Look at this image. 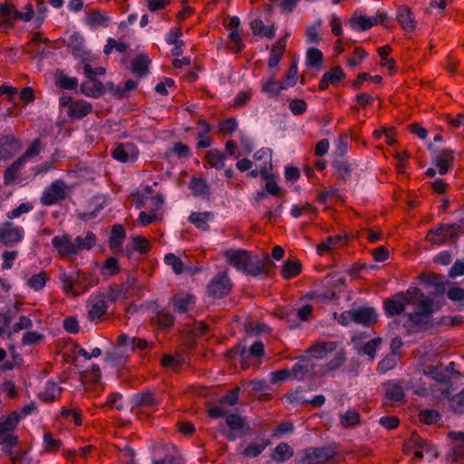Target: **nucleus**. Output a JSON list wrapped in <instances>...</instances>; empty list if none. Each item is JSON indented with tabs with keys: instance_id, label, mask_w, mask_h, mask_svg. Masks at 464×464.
Listing matches in <instances>:
<instances>
[{
	"instance_id": "13",
	"label": "nucleus",
	"mask_w": 464,
	"mask_h": 464,
	"mask_svg": "<svg viewBox=\"0 0 464 464\" xmlns=\"http://www.w3.org/2000/svg\"><path fill=\"white\" fill-rule=\"evenodd\" d=\"M292 369L293 379L303 381L306 377L312 376L314 372V363L309 356H300Z\"/></svg>"
},
{
	"instance_id": "14",
	"label": "nucleus",
	"mask_w": 464,
	"mask_h": 464,
	"mask_svg": "<svg viewBox=\"0 0 464 464\" xmlns=\"http://www.w3.org/2000/svg\"><path fill=\"white\" fill-rule=\"evenodd\" d=\"M422 449L425 453L437 456L434 453L432 445L425 439L421 438L416 431L412 432L411 436L404 440L403 453L410 454L413 450Z\"/></svg>"
},
{
	"instance_id": "28",
	"label": "nucleus",
	"mask_w": 464,
	"mask_h": 464,
	"mask_svg": "<svg viewBox=\"0 0 464 464\" xmlns=\"http://www.w3.org/2000/svg\"><path fill=\"white\" fill-rule=\"evenodd\" d=\"M406 304L402 298L397 297L396 295L392 298L383 300V308L388 317H393L402 314L405 311Z\"/></svg>"
},
{
	"instance_id": "46",
	"label": "nucleus",
	"mask_w": 464,
	"mask_h": 464,
	"mask_svg": "<svg viewBox=\"0 0 464 464\" xmlns=\"http://www.w3.org/2000/svg\"><path fill=\"white\" fill-rule=\"evenodd\" d=\"M49 280L47 272L42 271L34 274L27 279V285L34 291L42 290Z\"/></svg>"
},
{
	"instance_id": "8",
	"label": "nucleus",
	"mask_w": 464,
	"mask_h": 464,
	"mask_svg": "<svg viewBox=\"0 0 464 464\" xmlns=\"http://www.w3.org/2000/svg\"><path fill=\"white\" fill-rule=\"evenodd\" d=\"M24 238V229L15 226L11 221L0 224V243L7 247H12L20 243Z\"/></svg>"
},
{
	"instance_id": "10",
	"label": "nucleus",
	"mask_w": 464,
	"mask_h": 464,
	"mask_svg": "<svg viewBox=\"0 0 464 464\" xmlns=\"http://www.w3.org/2000/svg\"><path fill=\"white\" fill-rule=\"evenodd\" d=\"M232 288V284L226 272L219 273L208 285V293L214 298H222L227 295Z\"/></svg>"
},
{
	"instance_id": "21",
	"label": "nucleus",
	"mask_w": 464,
	"mask_h": 464,
	"mask_svg": "<svg viewBox=\"0 0 464 464\" xmlns=\"http://www.w3.org/2000/svg\"><path fill=\"white\" fill-rule=\"evenodd\" d=\"M92 111V105L85 101L78 100L69 104L68 117L74 120H81Z\"/></svg>"
},
{
	"instance_id": "35",
	"label": "nucleus",
	"mask_w": 464,
	"mask_h": 464,
	"mask_svg": "<svg viewBox=\"0 0 464 464\" xmlns=\"http://www.w3.org/2000/svg\"><path fill=\"white\" fill-rule=\"evenodd\" d=\"M21 420L16 411H12L5 419L0 421V435L12 433L17 427Z\"/></svg>"
},
{
	"instance_id": "25",
	"label": "nucleus",
	"mask_w": 464,
	"mask_h": 464,
	"mask_svg": "<svg viewBox=\"0 0 464 464\" xmlns=\"http://www.w3.org/2000/svg\"><path fill=\"white\" fill-rule=\"evenodd\" d=\"M351 27L358 32L367 31L378 24V19L374 16L357 15L354 14L349 21Z\"/></svg>"
},
{
	"instance_id": "39",
	"label": "nucleus",
	"mask_w": 464,
	"mask_h": 464,
	"mask_svg": "<svg viewBox=\"0 0 464 464\" xmlns=\"http://www.w3.org/2000/svg\"><path fill=\"white\" fill-rule=\"evenodd\" d=\"M189 188L194 196L208 198L210 194L209 186L201 178H193L189 182Z\"/></svg>"
},
{
	"instance_id": "27",
	"label": "nucleus",
	"mask_w": 464,
	"mask_h": 464,
	"mask_svg": "<svg viewBox=\"0 0 464 464\" xmlns=\"http://www.w3.org/2000/svg\"><path fill=\"white\" fill-rule=\"evenodd\" d=\"M81 92L88 97L99 98L105 92V86L98 80L88 79L81 84Z\"/></svg>"
},
{
	"instance_id": "56",
	"label": "nucleus",
	"mask_w": 464,
	"mask_h": 464,
	"mask_svg": "<svg viewBox=\"0 0 464 464\" xmlns=\"http://www.w3.org/2000/svg\"><path fill=\"white\" fill-rule=\"evenodd\" d=\"M399 354H395L394 353H390L386 357H384L378 363V371L380 372H386L392 369H393L398 362Z\"/></svg>"
},
{
	"instance_id": "64",
	"label": "nucleus",
	"mask_w": 464,
	"mask_h": 464,
	"mask_svg": "<svg viewBox=\"0 0 464 464\" xmlns=\"http://www.w3.org/2000/svg\"><path fill=\"white\" fill-rule=\"evenodd\" d=\"M230 41V50L232 53H238L245 48V44L238 31H232L228 35Z\"/></svg>"
},
{
	"instance_id": "34",
	"label": "nucleus",
	"mask_w": 464,
	"mask_h": 464,
	"mask_svg": "<svg viewBox=\"0 0 464 464\" xmlns=\"http://www.w3.org/2000/svg\"><path fill=\"white\" fill-rule=\"evenodd\" d=\"M80 377L82 383L96 385L102 377L100 366L93 363L91 369L81 372Z\"/></svg>"
},
{
	"instance_id": "38",
	"label": "nucleus",
	"mask_w": 464,
	"mask_h": 464,
	"mask_svg": "<svg viewBox=\"0 0 464 464\" xmlns=\"http://www.w3.org/2000/svg\"><path fill=\"white\" fill-rule=\"evenodd\" d=\"M251 30L255 35H260L272 39L275 37V28L272 25H265L261 20H254L250 24Z\"/></svg>"
},
{
	"instance_id": "4",
	"label": "nucleus",
	"mask_w": 464,
	"mask_h": 464,
	"mask_svg": "<svg viewBox=\"0 0 464 464\" xmlns=\"http://www.w3.org/2000/svg\"><path fill=\"white\" fill-rule=\"evenodd\" d=\"M440 307H436L431 298H425L415 311L407 313L409 333L425 332L433 326L431 317Z\"/></svg>"
},
{
	"instance_id": "63",
	"label": "nucleus",
	"mask_w": 464,
	"mask_h": 464,
	"mask_svg": "<svg viewBox=\"0 0 464 464\" xmlns=\"http://www.w3.org/2000/svg\"><path fill=\"white\" fill-rule=\"evenodd\" d=\"M276 315L285 320L289 328H295L296 324L294 323V308L293 307H280L276 310Z\"/></svg>"
},
{
	"instance_id": "41",
	"label": "nucleus",
	"mask_w": 464,
	"mask_h": 464,
	"mask_svg": "<svg viewBox=\"0 0 464 464\" xmlns=\"http://www.w3.org/2000/svg\"><path fill=\"white\" fill-rule=\"evenodd\" d=\"M343 242L344 238L341 235L330 236L317 246V251L320 254L329 252L335 246L343 245Z\"/></svg>"
},
{
	"instance_id": "37",
	"label": "nucleus",
	"mask_w": 464,
	"mask_h": 464,
	"mask_svg": "<svg viewBox=\"0 0 464 464\" xmlns=\"http://www.w3.org/2000/svg\"><path fill=\"white\" fill-rule=\"evenodd\" d=\"M205 159L211 168L221 169L225 167L226 156L218 150L214 149L208 150L205 155Z\"/></svg>"
},
{
	"instance_id": "42",
	"label": "nucleus",
	"mask_w": 464,
	"mask_h": 464,
	"mask_svg": "<svg viewBox=\"0 0 464 464\" xmlns=\"http://www.w3.org/2000/svg\"><path fill=\"white\" fill-rule=\"evenodd\" d=\"M150 60L145 54H140L131 62V69L134 73L139 76H143L148 72L149 64Z\"/></svg>"
},
{
	"instance_id": "40",
	"label": "nucleus",
	"mask_w": 464,
	"mask_h": 464,
	"mask_svg": "<svg viewBox=\"0 0 464 464\" xmlns=\"http://www.w3.org/2000/svg\"><path fill=\"white\" fill-rule=\"evenodd\" d=\"M302 271V265L298 260H287L285 262L281 274L285 279L297 276Z\"/></svg>"
},
{
	"instance_id": "1",
	"label": "nucleus",
	"mask_w": 464,
	"mask_h": 464,
	"mask_svg": "<svg viewBox=\"0 0 464 464\" xmlns=\"http://www.w3.org/2000/svg\"><path fill=\"white\" fill-rule=\"evenodd\" d=\"M224 256L228 265L247 276H257L267 273L266 262L247 250L229 248L224 252Z\"/></svg>"
},
{
	"instance_id": "24",
	"label": "nucleus",
	"mask_w": 464,
	"mask_h": 464,
	"mask_svg": "<svg viewBox=\"0 0 464 464\" xmlns=\"http://www.w3.org/2000/svg\"><path fill=\"white\" fill-rule=\"evenodd\" d=\"M448 400L449 410L458 415L464 414V388L456 394H450L449 390L442 392Z\"/></svg>"
},
{
	"instance_id": "18",
	"label": "nucleus",
	"mask_w": 464,
	"mask_h": 464,
	"mask_svg": "<svg viewBox=\"0 0 464 464\" xmlns=\"http://www.w3.org/2000/svg\"><path fill=\"white\" fill-rule=\"evenodd\" d=\"M337 349L335 342H317L305 350L306 354H310L312 359H323L328 353Z\"/></svg>"
},
{
	"instance_id": "62",
	"label": "nucleus",
	"mask_w": 464,
	"mask_h": 464,
	"mask_svg": "<svg viewBox=\"0 0 464 464\" xmlns=\"http://www.w3.org/2000/svg\"><path fill=\"white\" fill-rule=\"evenodd\" d=\"M269 441H263L260 444L250 443L243 451L244 456L248 458H256L259 456L267 447Z\"/></svg>"
},
{
	"instance_id": "58",
	"label": "nucleus",
	"mask_w": 464,
	"mask_h": 464,
	"mask_svg": "<svg viewBox=\"0 0 464 464\" xmlns=\"http://www.w3.org/2000/svg\"><path fill=\"white\" fill-rule=\"evenodd\" d=\"M324 77L332 84H338L343 79L345 78V73L340 66H334L330 71L324 73Z\"/></svg>"
},
{
	"instance_id": "36",
	"label": "nucleus",
	"mask_w": 464,
	"mask_h": 464,
	"mask_svg": "<svg viewBox=\"0 0 464 464\" xmlns=\"http://www.w3.org/2000/svg\"><path fill=\"white\" fill-rule=\"evenodd\" d=\"M110 17L102 13L100 9L91 10L86 16V24L91 26H107Z\"/></svg>"
},
{
	"instance_id": "54",
	"label": "nucleus",
	"mask_w": 464,
	"mask_h": 464,
	"mask_svg": "<svg viewBox=\"0 0 464 464\" xmlns=\"http://www.w3.org/2000/svg\"><path fill=\"white\" fill-rule=\"evenodd\" d=\"M62 393V388L53 382H48L44 392V400L46 401H54L60 398Z\"/></svg>"
},
{
	"instance_id": "15",
	"label": "nucleus",
	"mask_w": 464,
	"mask_h": 464,
	"mask_svg": "<svg viewBox=\"0 0 464 464\" xmlns=\"http://www.w3.org/2000/svg\"><path fill=\"white\" fill-rule=\"evenodd\" d=\"M21 149V143L12 134L3 135L0 138V160L10 159Z\"/></svg>"
},
{
	"instance_id": "50",
	"label": "nucleus",
	"mask_w": 464,
	"mask_h": 464,
	"mask_svg": "<svg viewBox=\"0 0 464 464\" xmlns=\"http://www.w3.org/2000/svg\"><path fill=\"white\" fill-rule=\"evenodd\" d=\"M392 49L390 45L381 46L377 49V53L381 57V66L387 67L390 71L395 67V61L392 58H388Z\"/></svg>"
},
{
	"instance_id": "44",
	"label": "nucleus",
	"mask_w": 464,
	"mask_h": 464,
	"mask_svg": "<svg viewBox=\"0 0 464 464\" xmlns=\"http://www.w3.org/2000/svg\"><path fill=\"white\" fill-rule=\"evenodd\" d=\"M293 454L292 448L287 443L282 442L276 447L272 459L276 462H284L292 458Z\"/></svg>"
},
{
	"instance_id": "57",
	"label": "nucleus",
	"mask_w": 464,
	"mask_h": 464,
	"mask_svg": "<svg viewBox=\"0 0 464 464\" xmlns=\"http://www.w3.org/2000/svg\"><path fill=\"white\" fill-rule=\"evenodd\" d=\"M23 165L22 160L17 159L5 170L4 180L5 184H10L17 178L18 171Z\"/></svg>"
},
{
	"instance_id": "20",
	"label": "nucleus",
	"mask_w": 464,
	"mask_h": 464,
	"mask_svg": "<svg viewBox=\"0 0 464 464\" xmlns=\"http://www.w3.org/2000/svg\"><path fill=\"white\" fill-rule=\"evenodd\" d=\"M396 19L404 31L411 33L416 29L417 22L407 5H401L397 9Z\"/></svg>"
},
{
	"instance_id": "49",
	"label": "nucleus",
	"mask_w": 464,
	"mask_h": 464,
	"mask_svg": "<svg viewBox=\"0 0 464 464\" xmlns=\"http://www.w3.org/2000/svg\"><path fill=\"white\" fill-rule=\"evenodd\" d=\"M55 83L63 90H74L78 86V80L75 77H69L63 72L55 74Z\"/></svg>"
},
{
	"instance_id": "30",
	"label": "nucleus",
	"mask_w": 464,
	"mask_h": 464,
	"mask_svg": "<svg viewBox=\"0 0 464 464\" xmlns=\"http://www.w3.org/2000/svg\"><path fill=\"white\" fill-rule=\"evenodd\" d=\"M214 215L210 211L205 212H192L188 217V221L193 224L197 228L202 231L209 230L208 220L213 219Z\"/></svg>"
},
{
	"instance_id": "11",
	"label": "nucleus",
	"mask_w": 464,
	"mask_h": 464,
	"mask_svg": "<svg viewBox=\"0 0 464 464\" xmlns=\"http://www.w3.org/2000/svg\"><path fill=\"white\" fill-rule=\"evenodd\" d=\"M139 153V149L132 142L119 143L111 152V157L121 163L135 161Z\"/></svg>"
},
{
	"instance_id": "16",
	"label": "nucleus",
	"mask_w": 464,
	"mask_h": 464,
	"mask_svg": "<svg viewBox=\"0 0 464 464\" xmlns=\"http://www.w3.org/2000/svg\"><path fill=\"white\" fill-rule=\"evenodd\" d=\"M405 400L403 388L397 383H388L382 402L387 406H395L402 403Z\"/></svg>"
},
{
	"instance_id": "5",
	"label": "nucleus",
	"mask_w": 464,
	"mask_h": 464,
	"mask_svg": "<svg viewBox=\"0 0 464 464\" xmlns=\"http://www.w3.org/2000/svg\"><path fill=\"white\" fill-rule=\"evenodd\" d=\"M71 191L72 188L63 179H56L44 189L40 202L46 207L59 204L67 198Z\"/></svg>"
},
{
	"instance_id": "48",
	"label": "nucleus",
	"mask_w": 464,
	"mask_h": 464,
	"mask_svg": "<svg viewBox=\"0 0 464 464\" xmlns=\"http://www.w3.org/2000/svg\"><path fill=\"white\" fill-rule=\"evenodd\" d=\"M152 323L161 329H168L173 325L174 317L170 313L161 310L157 313L154 318H152Z\"/></svg>"
},
{
	"instance_id": "19",
	"label": "nucleus",
	"mask_w": 464,
	"mask_h": 464,
	"mask_svg": "<svg viewBox=\"0 0 464 464\" xmlns=\"http://www.w3.org/2000/svg\"><path fill=\"white\" fill-rule=\"evenodd\" d=\"M196 303V297L188 293H178L171 298L174 311L179 314L187 313Z\"/></svg>"
},
{
	"instance_id": "59",
	"label": "nucleus",
	"mask_w": 464,
	"mask_h": 464,
	"mask_svg": "<svg viewBox=\"0 0 464 464\" xmlns=\"http://www.w3.org/2000/svg\"><path fill=\"white\" fill-rule=\"evenodd\" d=\"M340 422L345 428L354 427L360 422V414L354 410H349L341 416Z\"/></svg>"
},
{
	"instance_id": "45",
	"label": "nucleus",
	"mask_w": 464,
	"mask_h": 464,
	"mask_svg": "<svg viewBox=\"0 0 464 464\" xmlns=\"http://www.w3.org/2000/svg\"><path fill=\"white\" fill-rule=\"evenodd\" d=\"M286 85L283 82L275 81L274 78H270L263 82L262 92L271 96H276L282 90H285Z\"/></svg>"
},
{
	"instance_id": "12",
	"label": "nucleus",
	"mask_w": 464,
	"mask_h": 464,
	"mask_svg": "<svg viewBox=\"0 0 464 464\" xmlns=\"http://www.w3.org/2000/svg\"><path fill=\"white\" fill-rule=\"evenodd\" d=\"M132 403L138 409H152L160 403V398L153 391L143 390L133 395Z\"/></svg>"
},
{
	"instance_id": "17",
	"label": "nucleus",
	"mask_w": 464,
	"mask_h": 464,
	"mask_svg": "<svg viewBox=\"0 0 464 464\" xmlns=\"http://www.w3.org/2000/svg\"><path fill=\"white\" fill-rule=\"evenodd\" d=\"M353 311V322L367 327L377 322V314L372 307H361Z\"/></svg>"
},
{
	"instance_id": "22",
	"label": "nucleus",
	"mask_w": 464,
	"mask_h": 464,
	"mask_svg": "<svg viewBox=\"0 0 464 464\" xmlns=\"http://www.w3.org/2000/svg\"><path fill=\"white\" fill-rule=\"evenodd\" d=\"M454 163L453 150L444 149L438 152L434 159V164L440 175L448 173Z\"/></svg>"
},
{
	"instance_id": "61",
	"label": "nucleus",
	"mask_w": 464,
	"mask_h": 464,
	"mask_svg": "<svg viewBox=\"0 0 464 464\" xmlns=\"http://www.w3.org/2000/svg\"><path fill=\"white\" fill-rule=\"evenodd\" d=\"M285 399L291 404L295 405H306L308 404V400H306L303 394V390L298 388L295 391L289 392L285 395Z\"/></svg>"
},
{
	"instance_id": "53",
	"label": "nucleus",
	"mask_w": 464,
	"mask_h": 464,
	"mask_svg": "<svg viewBox=\"0 0 464 464\" xmlns=\"http://www.w3.org/2000/svg\"><path fill=\"white\" fill-rule=\"evenodd\" d=\"M317 208L310 203L304 205H295L291 208V215L297 218L302 215L316 216Z\"/></svg>"
},
{
	"instance_id": "47",
	"label": "nucleus",
	"mask_w": 464,
	"mask_h": 464,
	"mask_svg": "<svg viewBox=\"0 0 464 464\" xmlns=\"http://www.w3.org/2000/svg\"><path fill=\"white\" fill-rule=\"evenodd\" d=\"M125 230L121 225H114L111 228L109 239V246L111 249L118 248L122 240L125 238Z\"/></svg>"
},
{
	"instance_id": "33",
	"label": "nucleus",
	"mask_w": 464,
	"mask_h": 464,
	"mask_svg": "<svg viewBox=\"0 0 464 464\" xmlns=\"http://www.w3.org/2000/svg\"><path fill=\"white\" fill-rule=\"evenodd\" d=\"M198 126H204L205 130H202L197 133V138L199 140L197 143V148L205 149L209 148L212 144V140L208 134L212 130V127L205 120L199 119L197 121Z\"/></svg>"
},
{
	"instance_id": "31",
	"label": "nucleus",
	"mask_w": 464,
	"mask_h": 464,
	"mask_svg": "<svg viewBox=\"0 0 464 464\" xmlns=\"http://www.w3.org/2000/svg\"><path fill=\"white\" fill-rule=\"evenodd\" d=\"M66 46L75 57H83L85 54L84 39L77 32L70 35Z\"/></svg>"
},
{
	"instance_id": "9",
	"label": "nucleus",
	"mask_w": 464,
	"mask_h": 464,
	"mask_svg": "<svg viewBox=\"0 0 464 464\" xmlns=\"http://www.w3.org/2000/svg\"><path fill=\"white\" fill-rule=\"evenodd\" d=\"M336 456V450L332 446L311 448L305 450L304 460L307 464H324Z\"/></svg>"
},
{
	"instance_id": "23",
	"label": "nucleus",
	"mask_w": 464,
	"mask_h": 464,
	"mask_svg": "<svg viewBox=\"0 0 464 464\" xmlns=\"http://www.w3.org/2000/svg\"><path fill=\"white\" fill-rule=\"evenodd\" d=\"M90 308L87 317L91 322L99 323L107 313L108 305L103 298L89 300Z\"/></svg>"
},
{
	"instance_id": "2",
	"label": "nucleus",
	"mask_w": 464,
	"mask_h": 464,
	"mask_svg": "<svg viewBox=\"0 0 464 464\" xmlns=\"http://www.w3.org/2000/svg\"><path fill=\"white\" fill-rule=\"evenodd\" d=\"M95 244L96 237L91 231L87 232L85 237L79 236L73 241L70 234L56 236L52 239L53 246L63 257L76 256L82 250H90Z\"/></svg>"
},
{
	"instance_id": "55",
	"label": "nucleus",
	"mask_w": 464,
	"mask_h": 464,
	"mask_svg": "<svg viewBox=\"0 0 464 464\" xmlns=\"http://www.w3.org/2000/svg\"><path fill=\"white\" fill-rule=\"evenodd\" d=\"M121 271L118 259L111 256L106 259L104 262L102 267V274L104 276H112L117 274H119Z\"/></svg>"
},
{
	"instance_id": "51",
	"label": "nucleus",
	"mask_w": 464,
	"mask_h": 464,
	"mask_svg": "<svg viewBox=\"0 0 464 464\" xmlns=\"http://www.w3.org/2000/svg\"><path fill=\"white\" fill-rule=\"evenodd\" d=\"M314 308L311 304H304L298 309L294 308V323L296 324V327L299 326L301 322H306L310 319L313 314Z\"/></svg>"
},
{
	"instance_id": "43",
	"label": "nucleus",
	"mask_w": 464,
	"mask_h": 464,
	"mask_svg": "<svg viewBox=\"0 0 464 464\" xmlns=\"http://www.w3.org/2000/svg\"><path fill=\"white\" fill-rule=\"evenodd\" d=\"M324 55L323 53L317 48H309L306 53V65L307 67L315 68L320 70L322 68Z\"/></svg>"
},
{
	"instance_id": "52",
	"label": "nucleus",
	"mask_w": 464,
	"mask_h": 464,
	"mask_svg": "<svg viewBox=\"0 0 464 464\" xmlns=\"http://www.w3.org/2000/svg\"><path fill=\"white\" fill-rule=\"evenodd\" d=\"M448 461L453 464H464V444H453L447 455Z\"/></svg>"
},
{
	"instance_id": "7",
	"label": "nucleus",
	"mask_w": 464,
	"mask_h": 464,
	"mask_svg": "<svg viewBox=\"0 0 464 464\" xmlns=\"http://www.w3.org/2000/svg\"><path fill=\"white\" fill-rule=\"evenodd\" d=\"M459 230V226L458 225L440 224L428 231L426 240L434 245H441L447 240L456 237Z\"/></svg>"
},
{
	"instance_id": "6",
	"label": "nucleus",
	"mask_w": 464,
	"mask_h": 464,
	"mask_svg": "<svg viewBox=\"0 0 464 464\" xmlns=\"http://www.w3.org/2000/svg\"><path fill=\"white\" fill-rule=\"evenodd\" d=\"M264 354V344L262 342L257 341L255 342L249 348L246 350L245 346L237 345L230 349L227 355L228 359L238 360L241 365V368L244 370L248 369L250 366L249 358L250 357H261Z\"/></svg>"
},
{
	"instance_id": "3",
	"label": "nucleus",
	"mask_w": 464,
	"mask_h": 464,
	"mask_svg": "<svg viewBox=\"0 0 464 464\" xmlns=\"http://www.w3.org/2000/svg\"><path fill=\"white\" fill-rule=\"evenodd\" d=\"M62 289L66 295L79 296L96 285L99 279L92 273L78 270L75 273H63L59 276Z\"/></svg>"
},
{
	"instance_id": "32",
	"label": "nucleus",
	"mask_w": 464,
	"mask_h": 464,
	"mask_svg": "<svg viewBox=\"0 0 464 464\" xmlns=\"http://www.w3.org/2000/svg\"><path fill=\"white\" fill-rule=\"evenodd\" d=\"M226 423L229 427L230 430L227 433V438L234 440L236 436L233 431H240L244 429L246 422L244 418L236 413H230L226 417Z\"/></svg>"
},
{
	"instance_id": "60",
	"label": "nucleus",
	"mask_w": 464,
	"mask_h": 464,
	"mask_svg": "<svg viewBox=\"0 0 464 464\" xmlns=\"http://www.w3.org/2000/svg\"><path fill=\"white\" fill-rule=\"evenodd\" d=\"M165 263L171 266L172 270L175 274L180 275L184 270V265L179 256H175L174 254H167L164 257Z\"/></svg>"
},
{
	"instance_id": "26",
	"label": "nucleus",
	"mask_w": 464,
	"mask_h": 464,
	"mask_svg": "<svg viewBox=\"0 0 464 464\" xmlns=\"http://www.w3.org/2000/svg\"><path fill=\"white\" fill-rule=\"evenodd\" d=\"M397 297L402 298L405 304L414 305L419 307V304L425 298H430L424 295L419 287H410L406 292H400L396 294Z\"/></svg>"
},
{
	"instance_id": "29",
	"label": "nucleus",
	"mask_w": 464,
	"mask_h": 464,
	"mask_svg": "<svg viewBox=\"0 0 464 464\" xmlns=\"http://www.w3.org/2000/svg\"><path fill=\"white\" fill-rule=\"evenodd\" d=\"M288 36L289 34H285L284 37L280 38L275 45H273L268 60V66L270 68L276 67L281 61L285 51Z\"/></svg>"
}]
</instances>
